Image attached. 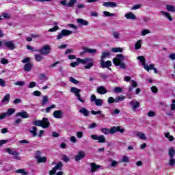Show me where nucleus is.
<instances>
[{"label": "nucleus", "mask_w": 175, "mask_h": 175, "mask_svg": "<svg viewBox=\"0 0 175 175\" xmlns=\"http://www.w3.org/2000/svg\"><path fill=\"white\" fill-rule=\"evenodd\" d=\"M160 13L162 14V16H164L165 18H167L169 21H173V18L170 16V13L165 11H161Z\"/></svg>", "instance_id": "obj_21"}, {"label": "nucleus", "mask_w": 175, "mask_h": 175, "mask_svg": "<svg viewBox=\"0 0 175 175\" xmlns=\"http://www.w3.org/2000/svg\"><path fill=\"white\" fill-rule=\"evenodd\" d=\"M49 103V97L47 96H42V101L41 103L42 106H45V105H47Z\"/></svg>", "instance_id": "obj_30"}, {"label": "nucleus", "mask_w": 175, "mask_h": 175, "mask_svg": "<svg viewBox=\"0 0 175 175\" xmlns=\"http://www.w3.org/2000/svg\"><path fill=\"white\" fill-rule=\"evenodd\" d=\"M96 92L100 95H105V94H107V90L103 86H100L96 88Z\"/></svg>", "instance_id": "obj_15"}, {"label": "nucleus", "mask_w": 175, "mask_h": 175, "mask_svg": "<svg viewBox=\"0 0 175 175\" xmlns=\"http://www.w3.org/2000/svg\"><path fill=\"white\" fill-rule=\"evenodd\" d=\"M137 59H139V62L142 63V65L146 64V58H144V56H138Z\"/></svg>", "instance_id": "obj_50"}, {"label": "nucleus", "mask_w": 175, "mask_h": 175, "mask_svg": "<svg viewBox=\"0 0 175 175\" xmlns=\"http://www.w3.org/2000/svg\"><path fill=\"white\" fill-rule=\"evenodd\" d=\"M16 173H21L22 175L28 174V172H25V169H18L16 171Z\"/></svg>", "instance_id": "obj_44"}, {"label": "nucleus", "mask_w": 175, "mask_h": 175, "mask_svg": "<svg viewBox=\"0 0 175 175\" xmlns=\"http://www.w3.org/2000/svg\"><path fill=\"white\" fill-rule=\"evenodd\" d=\"M129 106L131 107V110L133 111H136V109H139L140 107V103L139 101L133 99L129 103Z\"/></svg>", "instance_id": "obj_6"}, {"label": "nucleus", "mask_w": 175, "mask_h": 175, "mask_svg": "<svg viewBox=\"0 0 175 175\" xmlns=\"http://www.w3.org/2000/svg\"><path fill=\"white\" fill-rule=\"evenodd\" d=\"M114 102H116V99H114V98H113V97H109V98H108V103H109V105H111V103H114Z\"/></svg>", "instance_id": "obj_61"}, {"label": "nucleus", "mask_w": 175, "mask_h": 175, "mask_svg": "<svg viewBox=\"0 0 175 175\" xmlns=\"http://www.w3.org/2000/svg\"><path fill=\"white\" fill-rule=\"evenodd\" d=\"M75 96H77V100H79V102H81V103H85V100H84V99L81 98V94H80V93L75 95Z\"/></svg>", "instance_id": "obj_47"}, {"label": "nucleus", "mask_w": 175, "mask_h": 175, "mask_svg": "<svg viewBox=\"0 0 175 175\" xmlns=\"http://www.w3.org/2000/svg\"><path fill=\"white\" fill-rule=\"evenodd\" d=\"M32 129L33 130L29 131L30 133H32L33 137L38 136V132H36L38 131V128L36 126H33Z\"/></svg>", "instance_id": "obj_35"}, {"label": "nucleus", "mask_w": 175, "mask_h": 175, "mask_svg": "<svg viewBox=\"0 0 175 175\" xmlns=\"http://www.w3.org/2000/svg\"><path fill=\"white\" fill-rule=\"evenodd\" d=\"M35 58H36V61L37 62H40L42 61V59H43V56L39 55V54H36L34 55Z\"/></svg>", "instance_id": "obj_49"}, {"label": "nucleus", "mask_w": 175, "mask_h": 175, "mask_svg": "<svg viewBox=\"0 0 175 175\" xmlns=\"http://www.w3.org/2000/svg\"><path fill=\"white\" fill-rule=\"evenodd\" d=\"M84 158H85V152L84 151H79L78 154L75 156V160L78 162V161H81V159Z\"/></svg>", "instance_id": "obj_12"}, {"label": "nucleus", "mask_w": 175, "mask_h": 175, "mask_svg": "<svg viewBox=\"0 0 175 175\" xmlns=\"http://www.w3.org/2000/svg\"><path fill=\"white\" fill-rule=\"evenodd\" d=\"M73 31L68 30V29H63L59 32L57 36V40H61L64 38V36H69V35H72Z\"/></svg>", "instance_id": "obj_5"}, {"label": "nucleus", "mask_w": 175, "mask_h": 175, "mask_svg": "<svg viewBox=\"0 0 175 175\" xmlns=\"http://www.w3.org/2000/svg\"><path fill=\"white\" fill-rule=\"evenodd\" d=\"M53 116L55 118L61 120L64 118V112H62L61 110L54 111Z\"/></svg>", "instance_id": "obj_11"}, {"label": "nucleus", "mask_w": 175, "mask_h": 175, "mask_svg": "<svg viewBox=\"0 0 175 175\" xmlns=\"http://www.w3.org/2000/svg\"><path fill=\"white\" fill-rule=\"evenodd\" d=\"M113 92H115V94H118V93L122 92V88H120V87L115 88L113 89Z\"/></svg>", "instance_id": "obj_48"}, {"label": "nucleus", "mask_w": 175, "mask_h": 175, "mask_svg": "<svg viewBox=\"0 0 175 175\" xmlns=\"http://www.w3.org/2000/svg\"><path fill=\"white\" fill-rule=\"evenodd\" d=\"M62 163L59 162L53 168H55V170H62Z\"/></svg>", "instance_id": "obj_40"}, {"label": "nucleus", "mask_w": 175, "mask_h": 175, "mask_svg": "<svg viewBox=\"0 0 175 175\" xmlns=\"http://www.w3.org/2000/svg\"><path fill=\"white\" fill-rule=\"evenodd\" d=\"M38 163H44L45 162H47V157H40L38 159H36Z\"/></svg>", "instance_id": "obj_29"}, {"label": "nucleus", "mask_w": 175, "mask_h": 175, "mask_svg": "<svg viewBox=\"0 0 175 175\" xmlns=\"http://www.w3.org/2000/svg\"><path fill=\"white\" fill-rule=\"evenodd\" d=\"M152 92H153L154 94H157V92H158V88H156V86H152L150 88Z\"/></svg>", "instance_id": "obj_64"}, {"label": "nucleus", "mask_w": 175, "mask_h": 175, "mask_svg": "<svg viewBox=\"0 0 175 175\" xmlns=\"http://www.w3.org/2000/svg\"><path fill=\"white\" fill-rule=\"evenodd\" d=\"M164 135L165 137L169 139L170 142H173V140H174V137H173V135H170V133H165Z\"/></svg>", "instance_id": "obj_38"}, {"label": "nucleus", "mask_w": 175, "mask_h": 175, "mask_svg": "<svg viewBox=\"0 0 175 175\" xmlns=\"http://www.w3.org/2000/svg\"><path fill=\"white\" fill-rule=\"evenodd\" d=\"M14 85H19L20 87H23L25 85V82L23 81H18L14 83Z\"/></svg>", "instance_id": "obj_51"}, {"label": "nucleus", "mask_w": 175, "mask_h": 175, "mask_svg": "<svg viewBox=\"0 0 175 175\" xmlns=\"http://www.w3.org/2000/svg\"><path fill=\"white\" fill-rule=\"evenodd\" d=\"M148 33H151V31L149 29H147L142 30V32H141L142 36H146V35H147Z\"/></svg>", "instance_id": "obj_46"}, {"label": "nucleus", "mask_w": 175, "mask_h": 175, "mask_svg": "<svg viewBox=\"0 0 175 175\" xmlns=\"http://www.w3.org/2000/svg\"><path fill=\"white\" fill-rule=\"evenodd\" d=\"M79 113H81V114H83V116L85 117H88V116H90V111H88V109H86L85 107H82L80 110H79Z\"/></svg>", "instance_id": "obj_22"}, {"label": "nucleus", "mask_w": 175, "mask_h": 175, "mask_svg": "<svg viewBox=\"0 0 175 175\" xmlns=\"http://www.w3.org/2000/svg\"><path fill=\"white\" fill-rule=\"evenodd\" d=\"M14 113H16V109L10 108L5 112V114L7 115V117H10V116H12V114H14Z\"/></svg>", "instance_id": "obj_25"}, {"label": "nucleus", "mask_w": 175, "mask_h": 175, "mask_svg": "<svg viewBox=\"0 0 175 175\" xmlns=\"http://www.w3.org/2000/svg\"><path fill=\"white\" fill-rule=\"evenodd\" d=\"M169 163L170 166H174V165L175 164V159H173V157H170Z\"/></svg>", "instance_id": "obj_60"}, {"label": "nucleus", "mask_w": 175, "mask_h": 175, "mask_svg": "<svg viewBox=\"0 0 175 175\" xmlns=\"http://www.w3.org/2000/svg\"><path fill=\"white\" fill-rule=\"evenodd\" d=\"M103 6L105 8H117V3L113 1L105 2Z\"/></svg>", "instance_id": "obj_16"}, {"label": "nucleus", "mask_w": 175, "mask_h": 175, "mask_svg": "<svg viewBox=\"0 0 175 175\" xmlns=\"http://www.w3.org/2000/svg\"><path fill=\"white\" fill-rule=\"evenodd\" d=\"M170 158H173L175 155V150L173 148H171L169 149V152H168Z\"/></svg>", "instance_id": "obj_42"}, {"label": "nucleus", "mask_w": 175, "mask_h": 175, "mask_svg": "<svg viewBox=\"0 0 175 175\" xmlns=\"http://www.w3.org/2000/svg\"><path fill=\"white\" fill-rule=\"evenodd\" d=\"M33 87H36V83L31 81L29 83L28 88H33Z\"/></svg>", "instance_id": "obj_63"}, {"label": "nucleus", "mask_w": 175, "mask_h": 175, "mask_svg": "<svg viewBox=\"0 0 175 175\" xmlns=\"http://www.w3.org/2000/svg\"><path fill=\"white\" fill-rule=\"evenodd\" d=\"M96 126H98V124L96 122H93L88 126V129H94V128H96Z\"/></svg>", "instance_id": "obj_56"}, {"label": "nucleus", "mask_w": 175, "mask_h": 175, "mask_svg": "<svg viewBox=\"0 0 175 175\" xmlns=\"http://www.w3.org/2000/svg\"><path fill=\"white\" fill-rule=\"evenodd\" d=\"M76 2H77V0H70L69 2L67 3L66 6L68 8H73Z\"/></svg>", "instance_id": "obj_33"}, {"label": "nucleus", "mask_w": 175, "mask_h": 175, "mask_svg": "<svg viewBox=\"0 0 175 175\" xmlns=\"http://www.w3.org/2000/svg\"><path fill=\"white\" fill-rule=\"evenodd\" d=\"M100 131L102 133H104V135H110V129H109L107 128L100 129Z\"/></svg>", "instance_id": "obj_41"}, {"label": "nucleus", "mask_w": 175, "mask_h": 175, "mask_svg": "<svg viewBox=\"0 0 175 175\" xmlns=\"http://www.w3.org/2000/svg\"><path fill=\"white\" fill-rule=\"evenodd\" d=\"M112 36L114 39L118 40L121 36V33L118 32V31H112Z\"/></svg>", "instance_id": "obj_26"}, {"label": "nucleus", "mask_w": 175, "mask_h": 175, "mask_svg": "<svg viewBox=\"0 0 175 175\" xmlns=\"http://www.w3.org/2000/svg\"><path fill=\"white\" fill-rule=\"evenodd\" d=\"M142 8V4H136L133 6L131 10H137V9H140Z\"/></svg>", "instance_id": "obj_57"}, {"label": "nucleus", "mask_w": 175, "mask_h": 175, "mask_svg": "<svg viewBox=\"0 0 175 175\" xmlns=\"http://www.w3.org/2000/svg\"><path fill=\"white\" fill-rule=\"evenodd\" d=\"M94 103L96 106H102V105H103V100L98 98L96 100Z\"/></svg>", "instance_id": "obj_45"}, {"label": "nucleus", "mask_w": 175, "mask_h": 175, "mask_svg": "<svg viewBox=\"0 0 175 175\" xmlns=\"http://www.w3.org/2000/svg\"><path fill=\"white\" fill-rule=\"evenodd\" d=\"M6 152H8L10 155H14V159L16 161H21V157H20V152L16 148H7L5 149Z\"/></svg>", "instance_id": "obj_4"}, {"label": "nucleus", "mask_w": 175, "mask_h": 175, "mask_svg": "<svg viewBox=\"0 0 175 175\" xmlns=\"http://www.w3.org/2000/svg\"><path fill=\"white\" fill-rule=\"evenodd\" d=\"M77 61L78 62V64H82V65H85L84 66L85 69H91L92 66H94V59L91 58H85V59H81L77 58Z\"/></svg>", "instance_id": "obj_2"}, {"label": "nucleus", "mask_w": 175, "mask_h": 175, "mask_svg": "<svg viewBox=\"0 0 175 175\" xmlns=\"http://www.w3.org/2000/svg\"><path fill=\"white\" fill-rule=\"evenodd\" d=\"M91 137L93 140H98V143H106L105 135H92Z\"/></svg>", "instance_id": "obj_7"}, {"label": "nucleus", "mask_w": 175, "mask_h": 175, "mask_svg": "<svg viewBox=\"0 0 175 175\" xmlns=\"http://www.w3.org/2000/svg\"><path fill=\"white\" fill-rule=\"evenodd\" d=\"M123 61H125V57L122 54H118L116 57L113 59V62L116 66H120L121 69H126V66L122 62Z\"/></svg>", "instance_id": "obj_1"}, {"label": "nucleus", "mask_w": 175, "mask_h": 175, "mask_svg": "<svg viewBox=\"0 0 175 175\" xmlns=\"http://www.w3.org/2000/svg\"><path fill=\"white\" fill-rule=\"evenodd\" d=\"M4 46L10 49V50H14V49H16V45H14L13 41H8L4 42Z\"/></svg>", "instance_id": "obj_17"}, {"label": "nucleus", "mask_w": 175, "mask_h": 175, "mask_svg": "<svg viewBox=\"0 0 175 175\" xmlns=\"http://www.w3.org/2000/svg\"><path fill=\"white\" fill-rule=\"evenodd\" d=\"M96 100H97V98H96V96H95V94H92L90 96V101L92 102V103H94V102L95 103Z\"/></svg>", "instance_id": "obj_59"}, {"label": "nucleus", "mask_w": 175, "mask_h": 175, "mask_svg": "<svg viewBox=\"0 0 175 175\" xmlns=\"http://www.w3.org/2000/svg\"><path fill=\"white\" fill-rule=\"evenodd\" d=\"M103 14L104 16H105V17H117V14L114 13H110L109 12H107V11H104Z\"/></svg>", "instance_id": "obj_28"}, {"label": "nucleus", "mask_w": 175, "mask_h": 175, "mask_svg": "<svg viewBox=\"0 0 175 175\" xmlns=\"http://www.w3.org/2000/svg\"><path fill=\"white\" fill-rule=\"evenodd\" d=\"M109 131L111 135H114L116 132H120V133H124V132H125L124 129H121V126H112Z\"/></svg>", "instance_id": "obj_10"}, {"label": "nucleus", "mask_w": 175, "mask_h": 175, "mask_svg": "<svg viewBox=\"0 0 175 175\" xmlns=\"http://www.w3.org/2000/svg\"><path fill=\"white\" fill-rule=\"evenodd\" d=\"M70 83H73V84H79L80 83L79 81L76 80V79L73 77H70Z\"/></svg>", "instance_id": "obj_55"}, {"label": "nucleus", "mask_w": 175, "mask_h": 175, "mask_svg": "<svg viewBox=\"0 0 175 175\" xmlns=\"http://www.w3.org/2000/svg\"><path fill=\"white\" fill-rule=\"evenodd\" d=\"M142 40H137V42L135 43V50H140V49H142Z\"/></svg>", "instance_id": "obj_34"}, {"label": "nucleus", "mask_w": 175, "mask_h": 175, "mask_svg": "<svg viewBox=\"0 0 175 175\" xmlns=\"http://www.w3.org/2000/svg\"><path fill=\"white\" fill-rule=\"evenodd\" d=\"M110 66H111V61L107 60V62H105V60H100V67L102 68V69H105V68H107V69H109V70H111V68H110Z\"/></svg>", "instance_id": "obj_9"}, {"label": "nucleus", "mask_w": 175, "mask_h": 175, "mask_svg": "<svg viewBox=\"0 0 175 175\" xmlns=\"http://www.w3.org/2000/svg\"><path fill=\"white\" fill-rule=\"evenodd\" d=\"M121 113V111L118 109H115L113 111H111V116H114L116 114H120Z\"/></svg>", "instance_id": "obj_54"}, {"label": "nucleus", "mask_w": 175, "mask_h": 175, "mask_svg": "<svg viewBox=\"0 0 175 175\" xmlns=\"http://www.w3.org/2000/svg\"><path fill=\"white\" fill-rule=\"evenodd\" d=\"M77 23L79 24V25H88V21L83 19V18H78L77 19Z\"/></svg>", "instance_id": "obj_24"}, {"label": "nucleus", "mask_w": 175, "mask_h": 175, "mask_svg": "<svg viewBox=\"0 0 175 175\" xmlns=\"http://www.w3.org/2000/svg\"><path fill=\"white\" fill-rule=\"evenodd\" d=\"M83 50H84L83 53H88V54H96L98 51V50L95 49H90L88 47H84Z\"/></svg>", "instance_id": "obj_18"}, {"label": "nucleus", "mask_w": 175, "mask_h": 175, "mask_svg": "<svg viewBox=\"0 0 175 175\" xmlns=\"http://www.w3.org/2000/svg\"><path fill=\"white\" fill-rule=\"evenodd\" d=\"M166 9L168 12H175V7L174 5H166Z\"/></svg>", "instance_id": "obj_36"}, {"label": "nucleus", "mask_w": 175, "mask_h": 175, "mask_svg": "<svg viewBox=\"0 0 175 175\" xmlns=\"http://www.w3.org/2000/svg\"><path fill=\"white\" fill-rule=\"evenodd\" d=\"M39 51L42 55H47L50 54V51H51V48H50V46L46 44Z\"/></svg>", "instance_id": "obj_8"}, {"label": "nucleus", "mask_w": 175, "mask_h": 175, "mask_svg": "<svg viewBox=\"0 0 175 175\" xmlns=\"http://www.w3.org/2000/svg\"><path fill=\"white\" fill-rule=\"evenodd\" d=\"M91 114H92L93 116H96L98 114H100V116L103 118H104V117H105V114L102 113V111H99V110L97 111H94V110H92Z\"/></svg>", "instance_id": "obj_31"}, {"label": "nucleus", "mask_w": 175, "mask_h": 175, "mask_svg": "<svg viewBox=\"0 0 175 175\" xmlns=\"http://www.w3.org/2000/svg\"><path fill=\"white\" fill-rule=\"evenodd\" d=\"M90 166L92 167L91 172L92 173H94V172H98L100 170V167H102V166L97 165L95 163H92L90 164Z\"/></svg>", "instance_id": "obj_14"}, {"label": "nucleus", "mask_w": 175, "mask_h": 175, "mask_svg": "<svg viewBox=\"0 0 175 175\" xmlns=\"http://www.w3.org/2000/svg\"><path fill=\"white\" fill-rule=\"evenodd\" d=\"M16 117H21V118H29V114L25 111L18 112L16 114Z\"/></svg>", "instance_id": "obj_13"}, {"label": "nucleus", "mask_w": 175, "mask_h": 175, "mask_svg": "<svg viewBox=\"0 0 175 175\" xmlns=\"http://www.w3.org/2000/svg\"><path fill=\"white\" fill-rule=\"evenodd\" d=\"M111 51H112V53H122L123 49H122V48H120V47L112 48Z\"/></svg>", "instance_id": "obj_39"}, {"label": "nucleus", "mask_w": 175, "mask_h": 175, "mask_svg": "<svg viewBox=\"0 0 175 175\" xmlns=\"http://www.w3.org/2000/svg\"><path fill=\"white\" fill-rule=\"evenodd\" d=\"M33 67V64L32 63H27L24 65V70L25 72H31Z\"/></svg>", "instance_id": "obj_20"}, {"label": "nucleus", "mask_w": 175, "mask_h": 175, "mask_svg": "<svg viewBox=\"0 0 175 175\" xmlns=\"http://www.w3.org/2000/svg\"><path fill=\"white\" fill-rule=\"evenodd\" d=\"M59 29V27L55 26L53 28H51L48 30V32H55V31H58Z\"/></svg>", "instance_id": "obj_53"}, {"label": "nucleus", "mask_w": 175, "mask_h": 175, "mask_svg": "<svg viewBox=\"0 0 175 175\" xmlns=\"http://www.w3.org/2000/svg\"><path fill=\"white\" fill-rule=\"evenodd\" d=\"M70 92L72 94H75V95L79 94L80 92H81V90L77 88L72 87L70 90Z\"/></svg>", "instance_id": "obj_23"}, {"label": "nucleus", "mask_w": 175, "mask_h": 175, "mask_svg": "<svg viewBox=\"0 0 175 175\" xmlns=\"http://www.w3.org/2000/svg\"><path fill=\"white\" fill-rule=\"evenodd\" d=\"M9 100H10V94H6L3 98L2 102L3 103H5L6 102H9Z\"/></svg>", "instance_id": "obj_37"}, {"label": "nucleus", "mask_w": 175, "mask_h": 175, "mask_svg": "<svg viewBox=\"0 0 175 175\" xmlns=\"http://www.w3.org/2000/svg\"><path fill=\"white\" fill-rule=\"evenodd\" d=\"M137 136L141 139V140H146L147 139V137H146V134L142 133V132H138L137 133Z\"/></svg>", "instance_id": "obj_32"}, {"label": "nucleus", "mask_w": 175, "mask_h": 175, "mask_svg": "<svg viewBox=\"0 0 175 175\" xmlns=\"http://www.w3.org/2000/svg\"><path fill=\"white\" fill-rule=\"evenodd\" d=\"M32 124L36 126H41V128H49L50 126V122H49L47 118H43L42 120L33 121Z\"/></svg>", "instance_id": "obj_3"}, {"label": "nucleus", "mask_w": 175, "mask_h": 175, "mask_svg": "<svg viewBox=\"0 0 175 175\" xmlns=\"http://www.w3.org/2000/svg\"><path fill=\"white\" fill-rule=\"evenodd\" d=\"M124 17L126 18L127 20H136V15L133 12L125 14Z\"/></svg>", "instance_id": "obj_19"}, {"label": "nucleus", "mask_w": 175, "mask_h": 175, "mask_svg": "<svg viewBox=\"0 0 175 175\" xmlns=\"http://www.w3.org/2000/svg\"><path fill=\"white\" fill-rule=\"evenodd\" d=\"M53 109H55V105H52L51 107H46L45 109V111H46V113H50V111Z\"/></svg>", "instance_id": "obj_52"}, {"label": "nucleus", "mask_w": 175, "mask_h": 175, "mask_svg": "<svg viewBox=\"0 0 175 175\" xmlns=\"http://www.w3.org/2000/svg\"><path fill=\"white\" fill-rule=\"evenodd\" d=\"M121 162H126V163L129 162V157H128L127 156H124L122 157Z\"/></svg>", "instance_id": "obj_62"}, {"label": "nucleus", "mask_w": 175, "mask_h": 175, "mask_svg": "<svg viewBox=\"0 0 175 175\" xmlns=\"http://www.w3.org/2000/svg\"><path fill=\"white\" fill-rule=\"evenodd\" d=\"M1 64L3 65H7V64H9V61H8L7 59H5V57H3L1 59Z\"/></svg>", "instance_id": "obj_58"}, {"label": "nucleus", "mask_w": 175, "mask_h": 175, "mask_svg": "<svg viewBox=\"0 0 175 175\" xmlns=\"http://www.w3.org/2000/svg\"><path fill=\"white\" fill-rule=\"evenodd\" d=\"M125 99V96H117L115 98V102L116 103H118V102H121Z\"/></svg>", "instance_id": "obj_43"}, {"label": "nucleus", "mask_w": 175, "mask_h": 175, "mask_svg": "<svg viewBox=\"0 0 175 175\" xmlns=\"http://www.w3.org/2000/svg\"><path fill=\"white\" fill-rule=\"evenodd\" d=\"M107 57H110V52H109L107 51L103 52L101 57H100L101 61L105 60V59Z\"/></svg>", "instance_id": "obj_27"}]
</instances>
